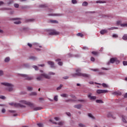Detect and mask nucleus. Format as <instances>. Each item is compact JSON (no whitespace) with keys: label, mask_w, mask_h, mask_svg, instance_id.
<instances>
[{"label":"nucleus","mask_w":127,"mask_h":127,"mask_svg":"<svg viewBox=\"0 0 127 127\" xmlns=\"http://www.w3.org/2000/svg\"><path fill=\"white\" fill-rule=\"evenodd\" d=\"M31 96H36L37 95V93L35 92H33L30 94Z\"/></svg>","instance_id":"nucleus-32"},{"label":"nucleus","mask_w":127,"mask_h":127,"mask_svg":"<svg viewBox=\"0 0 127 127\" xmlns=\"http://www.w3.org/2000/svg\"><path fill=\"white\" fill-rule=\"evenodd\" d=\"M68 57H72V54H68Z\"/></svg>","instance_id":"nucleus-63"},{"label":"nucleus","mask_w":127,"mask_h":127,"mask_svg":"<svg viewBox=\"0 0 127 127\" xmlns=\"http://www.w3.org/2000/svg\"><path fill=\"white\" fill-rule=\"evenodd\" d=\"M113 37L115 38H118V36L117 34H113Z\"/></svg>","instance_id":"nucleus-49"},{"label":"nucleus","mask_w":127,"mask_h":127,"mask_svg":"<svg viewBox=\"0 0 127 127\" xmlns=\"http://www.w3.org/2000/svg\"><path fill=\"white\" fill-rule=\"evenodd\" d=\"M50 122H51V123H52V124H55V125H57V123L54 122V121L52 120H50Z\"/></svg>","instance_id":"nucleus-42"},{"label":"nucleus","mask_w":127,"mask_h":127,"mask_svg":"<svg viewBox=\"0 0 127 127\" xmlns=\"http://www.w3.org/2000/svg\"><path fill=\"white\" fill-rule=\"evenodd\" d=\"M38 66H40V67H44L45 64H38Z\"/></svg>","instance_id":"nucleus-60"},{"label":"nucleus","mask_w":127,"mask_h":127,"mask_svg":"<svg viewBox=\"0 0 127 127\" xmlns=\"http://www.w3.org/2000/svg\"><path fill=\"white\" fill-rule=\"evenodd\" d=\"M71 2L73 4H76L77 3V0H72Z\"/></svg>","instance_id":"nucleus-35"},{"label":"nucleus","mask_w":127,"mask_h":127,"mask_svg":"<svg viewBox=\"0 0 127 127\" xmlns=\"http://www.w3.org/2000/svg\"><path fill=\"white\" fill-rule=\"evenodd\" d=\"M48 64L49 65H50L51 68H55V66H54V63L53 62L49 61L48 62Z\"/></svg>","instance_id":"nucleus-11"},{"label":"nucleus","mask_w":127,"mask_h":127,"mask_svg":"<svg viewBox=\"0 0 127 127\" xmlns=\"http://www.w3.org/2000/svg\"><path fill=\"white\" fill-rule=\"evenodd\" d=\"M1 112L3 113V114H4V113H5V109H2Z\"/></svg>","instance_id":"nucleus-57"},{"label":"nucleus","mask_w":127,"mask_h":127,"mask_svg":"<svg viewBox=\"0 0 127 127\" xmlns=\"http://www.w3.org/2000/svg\"><path fill=\"white\" fill-rule=\"evenodd\" d=\"M40 110H41V107H36L34 108V111H39Z\"/></svg>","instance_id":"nucleus-29"},{"label":"nucleus","mask_w":127,"mask_h":127,"mask_svg":"<svg viewBox=\"0 0 127 127\" xmlns=\"http://www.w3.org/2000/svg\"><path fill=\"white\" fill-rule=\"evenodd\" d=\"M77 36H79L80 37H83V36H84V35H83V34H82V33H78L77 34Z\"/></svg>","instance_id":"nucleus-26"},{"label":"nucleus","mask_w":127,"mask_h":127,"mask_svg":"<svg viewBox=\"0 0 127 127\" xmlns=\"http://www.w3.org/2000/svg\"><path fill=\"white\" fill-rule=\"evenodd\" d=\"M0 99H1L2 100H5V97L4 96H0Z\"/></svg>","instance_id":"nucleus-48"},{"label":"nucleus","mask_w":127,"mask_h":127,"mask_svg":"<svg viewBox=\"0 0 127 127\" xmlns=\"http://www.w3.org/2000/svg\"><path fill=\"white\" fill-rule=\"evenodd\" d=\"M55 73L53 72H49L48 75L50 76V75H55Z\"/></svg>","instance_id":"nucleus-45"},{"label":"nucleus","mask_w":127,"mask_h":127,"mask_svg":"<svg viewBox=\"0 0 127 127\" xmlns=\"http://www.w3.org/2000/svg\"><path fill=\"white\" fill-rule=\"evenodd\" d=\"M87 5H88V2H87L86 1H84L82 3V6H87Z\"/></svg>","instance_id":"nucleus-24"},{"label":"nucleus","mask_w":127,"mask_h":127,"mask_svg":"<svg viewBox=\"0 0 127 127\" xmlns=\"http://www.w3.org/2000/svg\"><path fill=\"white\" fill-rule=\"evenodd\" d=\"M29 59L31 60H33L34 61H35L37 59V58L34 56H31L29 57Z\"/></svg>","instance_id":"nucleus-15"},{"label":"nucleus","mask_w":127,"mask_h":127,"mask_svg":"<svg viewBox=\"0 0 127 127\" xmlns=\"http://www.w3.org/2000/svg\"><path fill=\"white\" fill-rule=\"evenodd\" d=\"M76 73L75 74H72L73 77H76V76H81L82 77H84L85 78H89L90 75L87 73H81V69L77 68L76 69Z\"/></svg>","instance_id":"nucleus-2"},{"label":"nucleus","mask_w":127,"mask_h":127,"mask_svg":"<svg viewBox=\"0 0 127 127\" xmlns=\"http://www.w3.org/2000/svg\"><path fill=\"white\" fill-rule=\"evenodd\" d=\"M125 119H126V117H125L124 116H122V121L123 123H127V120H126Z\"/></svg>","instance_id":"nucleus-22"},{"label":"nucleus","mask_w":127,"mask_h":127,"mask_svg":"<svg viewBox=\"0 0 127 127\" xmlns=\"http://www.w3.org/2000/svg\"><path fill=\"white\" fill-rule=\"evenodd\" d=\"M61 97H63L64 98H68V94H62L61 95Z\"/></svg>","instance_id":"nucleus-19"},{"label":"nucleus","mask_w":127,"mask_h":127,"mask_svg":"<svg viewBox=\"0 0 127 127\" xmlns=\"http://www.w3.org/2000/svg\"><path fill=\"white\" fill-rule=\"evenodd\" d=\"M108 118H112V119H116V115L113 114V113L109 112L107 114Z\"/></svg>","instance_id":"nucleus-9"},{"label":"nucleus","mask_w":127,"mask_h":127,"mask_svg":"<svg viewBox=\"0 0 127 127\" xmlns=\"http://www.w3.org/2000/svg\"><path fill=\"white\" fill-rule=\"evenodd\" d=\"M121 26L122 27H127V23L126 24H121Z\"/></svg>","instance_id":"nucleus-30"},{"label":"nucleus","mask_w":127,"mask_h":127,"mask_svg":"<svg viewBox=\"0 0 127 127\" xmlns=\"http://www.w3.org/2000/svg\"><path fill=\"white\" fill-rule=\"evenodd\" d=\"M97 94H103L104 93H109V91L107 90L98 89L97 90Z\"/></svg>","instance_id":"nucleus-8"},{"label":"nucleus","mask_w":127,"mask_h":127,"mask_svg":"<svg viewBox=\"0 0 127 127\" xmlns=\"http://www.w3.org/2000/svg\"><path fill=\"white\" fill-rule=\"evenodd\" d=\"M103 1H101V0H98L96 1V3H103Z\"/></svg>","instance_id":"nucleus-53"},{"label":"nucleus","mask_w":127,"mask_h":127,"mask_svg":"<svg viewBox=\"0 0 127 127\" xmlns=\"http://www.w3.org/2000/svg\"><path fill=\"white\" fill-rule=\"evenodd\" d=\"M43 78H45L46 79H50L51 76L46 73H42L39 76H38L36 78V79L37 81H41L42 80H43Z\"/></svg>","instance_id":"nucleus-4"},{"label":"nucleus","mask_w":127,"mask_h":127,"mask_svg":"<svg viewBox=\"0 0 127 127\" xmlns=\"http://www.w3.org/2000/svg\"><path fill=\"white\" fill-rule=\"evenodd\" d=\"M122 95L121 92L117 91L116 96H121Z\"/></svg>","instance_id":"nucleus-38"},{"label":"nucleus","mask_w":127,"mask_h":127,"mask_svg":"<svg viewBox=\"0 0 127 127\" xmlns=\"http://www.w3.org/2000/svg\"><path fill=\"white\" fill-rule=\"evenodd\" d=\"M33 67L34 68V69H36V70H38V66H36V65H33Z\"/></svg>","instance_id":"nucleus-44"},{"label":"nucleus","mask_w":127,"mask_h":127,"mask_svg":"<svg viewBox=\"0 0 127 127\" xmlns=\"http://www.w3.org/2000/svg\"><path fill=\"white\" fill-rule=\"evenodd\" d=\"M90 60L92 62H95V58L94 57H91Z\"/></svg>","instance_id":"nucleus-46"},{"label":"nucleus","mask_w":127,"mask_h":127,"mask_svg":"<svg viewBox=\"0 0 127 127\" xmlns=\"http://www.w3.org/2000/svg\"><path fill=\"white\" fill-rule=\"evenodd\" d=\"M56 62H59V61H61V60L60 59H58L56 60Z\"/></svg>","instance_id":"nucleus-61"},{"label":"nucleus","mask_w":127,"mask_h":127,"mask_svg":"<svg viewBox=\"0 0 127 127\" xmlns=\"http://www.w3.org/2000/svg\"><path fill=\"white\" fill-rule=\"evenodd\" d=\"M40 7H46V5L45 4H42L40 5Z\"/></svg>","instance_id":"nucleus-51"},{"label":"nucleus","mask_w":127,"mask_h":127,"mask_svg":"<svg viewBox=\"0 0 127 127\" xmlns=\"http://www.w3.org/2000/svg\"><path fill=\"white\" fill-rule=\"evenodd\" d=\"M88 117H89V118H91V119H92V120H95V117H94V116H93V115H92V114L91 113H89L88 114Z\"/></svg>","instance_id":"nucleus-16"},{"label":"nucleus","mask_w":127,"mask_h":127,"mask_svg":"<svg viewBox=\"0 0 127 127\" xmlns=\"http://www.w3.org/2000/svg\"><path fill=\"white\" fill-rule=\"evenodd\" d=\"M123 40H127V34H125L123 37Z\"/></svg>","instance_id":"nucleus-23"},{"label":"nucleus","mask_w":127,"mask_h":127,"mask_svg":"<svg viewBox=\"0 0 127 127\" xmlns=\"http://www.w3.org/2000/svg\"><path fill=\"white\" fill-rule=\"evenodd\" d=\"M54 101H56V102H58V96H55L54 98Z\"/></svg>","instance_id":"nucleus-34"},{"label":"nucleus","mask_w":127,"mask_h":127,"mask_svg":"<svg viewBox=\"0 0 127 127\" xmlns=\"http://www.w3.org/2000/svg\"><path fill=\"white\" fill-rule=\"evenodd\" d=\"M118 62V63H120V61H117V59H116V58H111L110 59V61L108 62L107 65H110V64H111V63L113 64V63H115V62Z\"/></svg>","instance_id":"nucleus-6"},{"label":"nucleus","mask_w":127,"mask_h":127,"mask_svg":"<svg viewBox=\"0 0 127 127\" xmlns=\"http://www.w3.org/2000/svg\"><path fill=\"white\" fill-rule=\"evenodd\" d=\"M60 34V33L55 30H54L49 33V35H59Z\"/></svg>","instance_id":"nucleus-7"},{"label":"nucleus","mask_w":127,"mask_h":127,"mask_svg":"<svg viewBox=\"0 0 127 127\" xmlns=\"http://www.w3.org/2000/svg\"><path fill=\"white\" fill-rule=\"evenodd\" d=\"M88 97L89 99H90L91 100H96V99H97V97H96V96H92V94H89L88 95Z\"/></svg>","instance_id":"nucleus-10"},{"label":"nucleus","mask_w":127,"mask_h":127,"mask_svg":"<svg viewBox=\"0 0 127 127\" xmlns=\"http://www.w3.org/2000/svg\"><path fill=\"white\" fill-rule=\"evenodd\" d=\"M119 28L116 27H112L111 28H108L109 30H114V29H118Z\"/></svg>","instance_id":"nucleus-20"},{"label":"nucleus","mask_w":127,"mask_h":127,"mask_svg":"<svg viewBox=\"0 0 127 127\" xmlns=\"http://www.w3.org/2000/svg\"><path fill=\"white\" fill-rule=\"evenodd\" d=\"M63 87V85L60 84V86L57 88V90H61V88Z\"/></svg>","instance_id":"nucleus-36"},{"label":"nucleus","mask_w":127,"mask_h":127,"mask_svg":"<svg viewBox=\"0 0 127 127\" xmlns=\"http://www.w3.org/2000/svg\"><path fill=\"white\" fill-rule=\"evenodd\" d=\"M1 84L6 87V90L8 91V92H12L13 91V85L7 82H2Z\"/></svg>","instance_id":"nucleus-3"},{"label":"nucleus","mask_w":127,"mask_h":127,"mask_svg":"<svg viewBox=\"0 0 127 127\" xmlns=\"http://www.w3.org/2000/svg\"><path fill=\"white\" fill-rule=\"evenodd\" d=\"M21 76L24 78V80H27L28 81H31V80H33V77L29 76L26 74H21Z\"/></svg>","instance_id":"nucleus-5"},{"label":"nucleus","mask_w":127,"mask_h":127,"mask_svg":"<svg viewBox=\"0 0 127 127\" xmlns=\"http://www.w3.org/2000/svg\"><path fill=\"white\" fill-rule=\"evenodd\" d=\"M80 127H86V126L84 125L83 124L80 123L78 125Z\"/></svg>","instance_id":"nucleus-39"},{"label":"nucleus","mask_w":127,"mask_h":127,"mask_svg":"<svg viewBox=\"0 0 127 127\" xmlns=\"http://www.w3.org/2000/svg\"><path fill=\"white\" fill-rule=\"evenodd\" d=\"M48 15L50 16H61V15H63V14H49Z\"/></svg>","instance_id":"nucleus-12"},{"label":"nucleus","mask_w":127,"mask_h":127,"mask_svg":"<svg viewBox=\"0 0 127 127\" xmlns=\"http://www.w3.org/2000/svg\"><path fill=\"white\" fill-rule=\"evenodd\" d=\"M112 95H115V96H117V91L113 92L112 93Z\"/></svg>","instance_id":"nucleus-59"},{"label":"nucleus","mask_w":127,"mask_h":127,"mask_svg":"<svg viewBox=\"0 0 127 127\" xmlns=\"http://www.w3.org/2000/svg\"><path fill=\"white\" fill-rule=\"evenodd\" d=\"M96 102L98 103V104H103L104 103V102L102 101V100H97L96 101Z\"/></svg>","instance_id":"nucleus-18"},{"label":"nucleus","mask_w":127,"mask_h":127,"mask_svg":"<svg viewBox=\"0 0 127 127\" xmlns=\"http://www.w3.org/2000/svg\"><path fill=\"white\" fill-rule=\"evenodd\" d=\"M55 121H59V118L55 117Z\"/></svg>","instance_id":"nucleus-58"},{"label":"nucleus","mask_w":127,"mask_h":127,"mask_svg":"<svg viewBox=\"0 0 127 127\" xmlns=\"http://www.w3.org/2000/svg\"><path fill=\"white\" fill-rule=\"evenodd\" d=\"M35 19L33 18L32 19H28L26 20V22H32V21H34Z\"/></svg>","instance_id":"nucleus-14"},{"label":"nucleus","mask_w":127,"mask_h":127,"mask_svg":"<svg viewBox=\"0 0 127 127\" xmlns=\"http://www.w3.org/2000/svg\"><path fill=\"white\" fill-rule=\"evenodd\" d=\"M91 53H92V54H93L95 56H97V55H98V54H99V53L98 52H95V51L92 52Z\"/></svg>","instance_id":"nucleus-21"},{"label":"nucleus","mask_w":127,"mask_h":127,"mask_svg":"<svg viewBox=\"0 0 127 127\" xmlns=\"http://www.w3.org/2000/svg\"><path fill=\"white\" fill-rule=\"evenodd\" d=\"M64 124V123L63 122H59L58 124V125H59V126H63Z\"/></svg>","instance_id":"nucleus-41"},{"label":"nucleus","mask_w":127,"mask_h":127,"mask_svg":"<svg viewBox=\"0 0 127 127\" xmlns=\"http://www.w3.org/2000/svg\"><path fill=\"white\" fill-rule=\"evenodd\" d=\"M4 2L3 1H0V5L3 4Z\"/></svg>","instance_id":"nucleus-62"},{"label":"nucleus","mask_w":127,"mask_h":127,"mask_svg":"<svg viewBox=\"0 0 127 127\" xmlns=\"http://www.w3.org/2000/svg\"><path fill=\"white\" fill-rule=\"evenodd\" d=\"M27 90L28 91H32V90H33V88H32V87L28 86Z\"/></svg>","instance_id":"nucleus-31"},{"label":"nucleus","mask_w":127,"mask_h":127,"mask_svg":"<svg viewBox=\"0 0 127 127\" xmlns=\"http://www.w3.org/2000/svg\"><path fill=\"white\" fill-rule=\"evenodd\" d=\"M37 126L39 127H43V124H41V123H39L37 124Z\"/></svg>","instance_id":"nucleus-40"},{"label":"nucleus","mask_w":127,"mask_h":127,"mask_svg":"<svg viewBox=\"0 0 127 127\" xmlns=\"http://www.w3.org/2000/svg\"><path fill=\"white\" fill-rule=\"evenodd\" d=\"M70 97H71V98H73V99L76 98V96H75V95H74L73 94L70 95Z\"/></svg>","instance_id":"nucleus-54"},{"label":"nucleus","mask_w":127,"mask_h":127,"mask_svg":"<svg viewBox=\"0 0 127 127\" xmlns=\"http://www.w3.org/2000/svg\"><path fill=\"white\" fill-rule=\"evenodd\" d=\"M102 85L103 86V88H108V85H107L106 83H103Z\"/></svg>","instance_id":"nucleus-33"},{"label":"nucleus","mask_w":127,"mask_h":127,"mask_svg":"<svg viewBox=\"0 0 127 127\" xmlns=\"http://www.w3.org/2000/svg\"><path fill=\"white\" fill-rule=\"evenodd\" d=\"M107 32H108L107 30H102L100 31L101 34H104V33H107Z\"/></svg>","instance_id":"nucleus-17"},{"label":"nucleus","mask_w":127,"mask_h":127,"mask_svg":"<svg viewBox=\"0 0 127 127\" xmlns=\"http://www.w3.org/2000/svg\"><path fill=\"white\" fill-rule=\"evenodd\" d=\"M123 65L124 66H127V61H124L123 62Z\"/></svg>","instance_id":"nucleus-47"},{"label":"nucleus","mask_w":127,"mask_h":127,"mask_svg":"<svg viewBox=\"0 0 127 127\" xmlns=\"http://www.w3.org/2000/svg\"><path fill=\"white\" fill-rule=\"evenodd\" d=\"M124 97H125V98H127V93H126Z\"/></svg>","instance_id":"nucleus-64"},{"label":"nucleus","mask_w":127,"mask_h":127,"mask_svg":"<svg viewBox=\"0 0 127 127\" xmlns=\"http://www.w3.org/2000/svg\"><path fill=\"white\" fill-rule=\"evenodd\" d=\"M74 108H76V109H81V108H82V105L81 104L75 105L74 106Z\"/></svg>","instance_id":"nucleus-13"},{"label":"nucleus","mask_w":127,"mask_h":127,"mask_svg":"<svg viewBox=\"0 0 127 127\" xmlns=\"http://www.w3.org/2000/svg\"><path fill=\"white\" fill-rule=\"evenodd\" d=\"M2 75H3V71L0 70V76H2Z\"/></svg>","instance_id":"nucleus-52"},{"label":"nucleus","mask_w":127,"mask_h":127,"mask_svg":"<svg viewBox=\"0 0 127 127\" xmlns=\"http://www.w3.org/2000/svg\"><path fill=\"white\" fill-rule=\"evenodd\" d=\"M50 21L52 23H58V21L57 20H51Z\"/></svg>","instance_id":"nucleus-27"},{"label":"nucleus","mask_w":127,"mask_h":127,"mask_svg":"<svg viewBox=\"0 0 127 127\" xmlns=\"http://www.w3.org/2000/svg\"><path fill=\"white\" fill-rule=\"evenodd\" d=\"M66 114L68 117H71V114L70 113L67 112Z\"/></svg>","instance_id":"nucleus-55"},{"label":"nucleus","mask_w":127,"mask_h":127,"mask_svg":"<svg viewBox=\"0 0 127 127\" xmlns=\"http://www.w3.org/2000/svg\"><path fill=\"white\" fill-rule=\"evenodd\" d=\"M10 59L9 57H7L5 59L4 61L5 62H9Z\"/></svg>","instance_id":"nucleus-25"},{"label":"nucleus","mask_w":127,"mask_h":127,"mask_svg":"<svg viewBox=\"0 0 127 127\" xmlns=\"http://www.w3.org/2000/svg\"><path fill=\"white\" fill-rule=\"evenodd\" d=\"M20 103H21V104L16 103H9V105H10V106H13L14 107H15V108H24L25 106L23 105H28V106H30V107H32L33 106L32 103L24 100L20 101Z\"/></svg>","instance_id":"nucleus-1"},{"label":"nucleus","mask_w":127,"mask_h":127,"mask_svg":"<svg viewBox=\"0 0 127 127\" xmlns=\"http://www.w3.org/2000/svg\"><path fill=\"white\" fill-rule=\"evenodd\" d=\"M117 25H120L121 26V25L122 24V21H121V20L117 21Z\"/></svg>","instance_id":"nucleus-28"},{"label":"nucleus","mask_w":127,"mask_h":127,"mask_svg":"<svg viewBox=\"0 0 127 127\" xmlns=\"http://www.w3.org/2000/svg\"><path fill=\"white\" fill-rule=\"evenodd\" d=\"M14 23H15V24H19L21 23V22H20V21H16L14 22Z\"/></svg>","instance_id":"nucleus-37"},{"label":"nucleus","mask_w":127,"mask_h":127,"mask_svg":"<svg viewBox=\"0 0 127 127\" xmlns=\"http://www.w3.org/2000/svg\"><path fill=\"white\" fill-rule=\"evenodd\" d=\"M28 46H29V47H32V44H30V43H28Z\"/></svg>","instance_id":"nucleus-56"},{"label":"nucleus","mask_w":127,"mask_h":127,"mask_svg":"<svg viewBox=\"0 0 127 127\" xmlns=\"http://www.w3.org/2000/svg\"><path fill=\"white\" fill-rule=\"evenodd\" d=\"M58 64L60 66H62V65H63V63H62V62H60L58 63Z\"/></svg>","instance_id":"nucleus-50"},{"label":"nucleus","mask_w":127,"mask_h":127,"mask_svg":"<svg viewBox=\"0 0 127 127\" xmlns=\"http://www.w3.org/2000/svg\"><path fill=\"white\" fill-rule=\"evenodd\" d=\"M14 6L15 7H16V8H17L19 6V5L18 4L15 3V4H14Z\"/></svg>","instance_id":"nucleus-43"}]
</instances>
